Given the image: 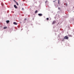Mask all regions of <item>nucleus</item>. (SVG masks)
<instances>
[{"label": "nucleus", "mask_w": 74, "mask_h": 74, "mask_svg": "<svg viewBox=\"0 0 74 74\" xmlns=\"http://www.w3.org/2000/svg\"><path fill=\"white\" fill-rule=\"evenodd\" d=\"M68 39H69V37L67 36H65L64 38V39L68 40Z\"/></svg>", "instance_id": "1"}, {"label": "nucleus", "mask_w": 74, "mask_h": 74, "mask_svg": "<svg viewBox=\"0 0 74 74\" xmlns=\"http://www.w3.org/2000/svg\"><path fill=\"white\" fill-rule=\"evenodd\" d=\"M38 15H39V16H41L42 15V14H38Z\"/></svg>", "instance_id": "2"}, {"label": "nucleus", "mask_w": 74, "mask_h": 74, "mask_svg": "<svg viewBox=\"0 0 74 74\" xmlns=\"http://www.w3.org/2000/svg\"><path fill=\"white\" fill-rule=\"evenodd\" d=\"M55 23H56V21H53L52 24H53H53H55Z\"/></svg>", "instance_id": "3"}, {"label": "nucleus", "mask_w": 74, "mask_h": 74, "mask_svg": "<svg viewBox=\"0 0 74 74\" xmlns=\"http://www.w3.org/2000/svg\"><path fill=\"white\" fill-rule=\"evenodd\" d=\"M13 23L14 25H17V23L15 22H14Z\"/></svg>", "instance_id": "4"}, {"label": "nucleus", "mask_w": 74, "mask_h": 74, "mask_svg": "<svg viewBox=\"0 0 74 74\" xmlns=\"http://www.w3.org/2000/svg\"><path fill=\"white\" fill-rule=\"evenodd\" d=\"M14 7L15 8H17V6H16V5H14Z\"/></svg>", "instance_id": "5"}, {"label": "nucleus", "mask_w": 74, "mask_h": 74, "mask_svg": "<svg viewBox=\"0 0 74 74\" xmlns=\"http://www.w3.org/2000/svg\"><path fill=\"white\" fill-rule=\"evenodd\" d=\"M6 22H7V23H8L10 22V21L9 20L6 21Z\"/></svg>", "instance_id": "6"}, {"label": "nucleus", "mask_w": 74, "mask_h": 74, "mask_svg": "<svg viewBox=\"0 0 74 74\" xmlns=\"http://www.w3.org/2000/svg\"><path fill=\"white\" fill-rule=\"evenodd\" d=\"M7 27H4L3 29H7Z\"/></svg>", "instance_id": "7"}, {"label": "nucleus", "mask_w": 74, "mask_h": 74, "mask_svg": "<svg viewBox=\"0 0 74 74\" xmlns=\"http://www.w3.org/2000/svg\"><path fill=\"white\" fill-rule=\"evenodd\" d=\"M37 12H38V11L37 10H36L35 12V14L37 13Z\"/></svg>", "instance_id": "8"}, {"label": "nucleus", "mask_w": 74, "mask_h": 74, "mask_svg": "<svg viewBox=\"0 0 74 74\" xmlns=\"http://www.w3.org/2000/svg\"><path fill=\"white\" fill-rule=\"evenodd\" d=\"M16 3L17 5H19V4H18V3H17V2H16Z\"/></svg>", "instance_id": "9"}, {"label": "nucleus", "mask_w": 74, "mask_h": 74, "mask_svg": "<svg viewBox=\"0 0 74 74\" xmlns=\"http://www.w3.org/2000/svg\"><path fill=\"white\" fill-rule=\"evenodd\" d=\"M69 37H73V36H72V35H69Z\"/></svg>", "instance_id": "10"}, {"label": "nucleus", "mask_w": 74, "mask_h": 74, "mask_svg": "<svg viewBox=\"0 0 74 74\" xmlns=\"http://www.w3.org/2000/svg\"><path fill=\"white\" fill-rule=\"evenodd\" d=\"M47 21L49 20V18H47Z\"/></svg>", "instance_id": "11"}, {"label": "nucleus", "mask_w": 74, "mask_h": 74, "mask_svg": "<svg viewBox=\"0 0 74 74\" xmlns=\"http://www.w3.org/2000/svg\"><path fill=\"white\" fill-rule=\"evenodd\" d=\"M47 2H48V1H45V3H47Z\"/></svg>", "instance_id": "12"}, {"label": "nucleus", "mask_w": 74, "mask_h": 74, "mask_svg": "<svg viewBox=\"0 0 74 74\" xmlns=\"http://www.w3.org/2000/svg\"><path fill=\"white\" fill-rule=\"evenodd\" d=\"M58 9L59 10H60V8H58Z\"/></svg>", "instance_id": "13"}, {"label": "nucleus", "mask_w": 74, "mask_h": 74, "mask_svg": "<svg viewBox=\"0 0 74 74\" xmlns=\"http://www.w3.org/2000/svg\"><path fill=\"white\" fill-rule=\"evenodd\" d=\"M58 4H59V0H58Z\"/></svg>", "instance_id": "14"}, {"label": "nucleus", "mask_w": 74, "mask_h": 74, "mask_svg": "<svg viewBox=\"0 0 74 74\" xmlns=\"http://www.w3.org/2000/svg\"><path fill=\"white\" fill-rule=\"evenodd\" d=\"M56 1H53V2H55Z\"/></svg>", "instance_id": "15"}, {"label": "nucleus", "mask_w": 74, "mask_h": 74, "mask_svg": "<svg viewBox=\"0 0 74 74\" xmlns=\"http://www.w3.org/2000/svg\"><path fill=\"white\" fill-rule=\"evenodd\" d=\"M22 10H23V8H22Z\"/></svg>", "instance_id": "16"}, {"label": "nucleus", "mask_w": 74, "mask_h": 74, "mask_svg": "<svg viewBox=\"0 0 74 74\" xmlns=\"http://www.w3.org/2000/svg\"><path fill=\"white\" fill-rule=\"evenodd\" d=\"M66 5H67V4H66Z\"/></svg>", "instance_id": "17"}, {"label": "nucleus", "mask_w": 74, "mask_h": 74, "mask_svg": "<svg viewBox=\"0 0 74 74\" xmlns=\"http://www.w3.org/2000/svg\"><path fill=\"white\" fill-rule=\"evenodd\" d=\"M25 20H26V19H25Z\"/></svg>", "instance_id": "18"}, {"label": "nucleus", "mask_w": 74, "mask_h": 74, "mask_svg": "<svg viewBox=\"0 0 74 74\" xmlns=\"http://www.w3.org/2000/svg\"><path fill=\"white\" fill-rule=\"evenodd\" d=\"M23 1H24V0H23Z\"/></svg>", "instance_id": "19"}]
</instances>
